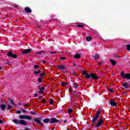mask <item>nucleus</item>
Masks as SVG:
<instances>
[{
	"label": "nucleus",
	"mask_w": 130,
	"mask_h": 130,
	"mask_svg": "<svg viewBox=\"0 0 130 130\" xmlns=\"http://www.w3.org/2000/svg\"><path fill=\"white\" fill-rule=\"evenodd\" d=\"M100 113H101V109H99L97 111L96 113L94 114V116L92 119V124L95 123V122L97 121L98 118H99V116H100Z\"/></svg>",
	"instance_id": "1"
},
{
	"label": "nucleus",
	"mask_w": 130,
	"mask_h": 130,
	"mask_svg": "<svg viewBox=\"0 0 130 130\" xmlns=\"http://www.w3.org/2000/svg\"><path fill=\"white\" fill-rule=\"evenodd\" d=\"M13 122L16 123V124H21V125H27V123L24 120H19L14 119L13 120Z\"/></svg>",
	"instance_id": "2"
},
{
	"label": "nucleus",
	"mask_w": 130,
	"mask_h": 130,
	"mask_svg": "<svg viewBox=\"0 0 130 130\" xmlns=\"http://www.w3.org/2000/svg\"><path fill=\"white\" fill-rule=\"evenodd\" d=\"M19 119H27V120H30L32 119V117L27 115H21L19 116Z\"/></svg>",
	"instance_id": "3"
},
{
	"label": "nucleus",
	"mask_w": 130,
	"mask_h": 130,
	"mask_svg": "<svg viewBox=\"0 0 130 130\" xmlns=\"http://www.w3.org/2000/svg\"><path fill=\"white\" fill-rule=\"evenodd\" d=\"M120 76L122 77V79H127L128 80H130V74L127 73L125 74L123 72H121L120 73Z\"/></svg>",
	"instance_id": "4"
},
{
	"label": "nucleus",
	"mask_w": 130,
	"mask_h": 130,
	"mask_svg": "<svg viewBox=\"0 0 130 130\" xmlns=\"http://www.w3.org/2000/svg\"><path fill=\"white\" fill-rule=\"evenodd\" d=\"M103 123H104V120L102 118H100L99 120L98 121L94 127H99V126H101Z\"/></svg>",
	"instance_id": "5"
},
{
	"label": "nucleus",
	"mask_w": 130,
	"mask_h": 130,
	"mask_svg": "<svg viewBox=\"0 0 130 130\" xmlns=\"http://www.w3.org/2000/svg\"><path fill=\"white\" fill-rule=\"evenodd\" d=\"M82 75H84L85 76V79L88 80L91 78V74H88L86 71H82Z\"/></svg>",
	"instance_id": "6"
},
{
	"label": "nucleus",
	"mask_w": 130,
	"mask_h": 130,
	"mask_svg": "<svg viewBox=\"0 0 130 130\" xmlns=\"http://www.w3.org/2000/svg\"><path fill=\"white\" fill-rule=\"evenodd\" d=\"M110 104L113 107H115L116 105H117V104L116 103V101H114V99L110 100Z\"/></svg>",
	"instance_id": "7"
},
{
	"label": "nucleus",
	"mask_w": 130,
	"mask_h": 130,
	"mask_svg": "<svg viewBox=\"0 0 130 130\" xmlns=\"http://www.w3.org/2000/svg\"><path fill=\"white\" fill-rule=\"evenodd\" d=\"M58 121H59V120L55 118H51L50 119V123H56V122H58Z\"/></svg>",
	"instance_id": "8"
},
{
	"label": "nucleus",
	"mask_w": 130,
	"mask_h": 130,
	"mask_svg": "<svg viewBox=\"0 0 130 130\" xmlns=\"http://www.w3.org/2000/svg\"><path fill=\"white\" fill-rule=\"evenodd\" d=\"M56 68L58 69L59 70H60V71H66L67 70V68H66V66L63 65H59L56 66Z\"/></svg>",
	"instance_id": "9"
},
{
	"label": "nucleus",
	"mask_w": 130,
	"mask_h": 130,
	"mask_svg": "<svg viewBox=\"0 0 130 130\" xmlns=\"http://www.w3.org/2000/svg\"><path fill=\"white\" fill-rule=\"evenodd\" d=\"M90 78L92 79V80H98L99 79V77L93 73L90 74Z\"/></svg>",
	"instance_id": "10"
},
{
	"label": "nucleus",
	"mask_w": 130,
	"mask_h": 130,
	"mask_svg": "<svg viewBox=\"0 0 130 130\" xmlns=\"http://www.w3.org/2000/svg\"><path fill=\"white\" fill-rule=\"evenodd\" d=\"M32 51L31 49H27L26 50H25L24 51L22 52V54H28V53H30Z\"/></svg>",
	"instance_id": "11"
},
{
	"label": "nucleus",
	"mask_w": 130,
	"mask_h": 130,
	"mask_svg": "<svg viewBox=\"0 0 130 130\" xmlns=\"http://www.w3.org/2000/svg\"><path fill=\"white\" fill-rule=\"evenodd\" d=\"M34 120L37 123H39L41 122V120H42V118H41V117L36 118L34 119Z\"/></svg>",
	"instance_id": "12"
},
{
	"label": "nucleus",
	"mask_w": 130,
	"mask_h": 130,
	"mask_svg": "<svg viewBox=\"0 0 130 130\" xmlns=\"http://www.w3.org/2000/svg\"><path fill=\"white\" fill-rule=\"evenodd\" d=\"M6 107H7V105H4V104H2L0 105V108L2 111H5L6 110Z\"/></svg>",
	"instance_id": "13"
},
{
	"label": "nucleus",
	"mask_w": 130,
	"mask_h": 130,
	"mask_svg": "<svg viewBox=\"0 0 130 130\" xmlns=\"http://www.w3.org/2000/svg\"><path fill=\"white\" fill-rule=\"evenodd\" d=\"M24 11L26 13H32V10H31V9H30V8L29 7H25L24 9Z\"/></svg>",
	"instance_id": "14"
},
{
	"label": "nucleus",
	"mask_w": 130,
	"mask_h": 130,
	"mask_svg": "<svg viewBox=\"0 0 130 130\" xmlns=\"http://www.w3.org/2000/svg\"><path fill=\"white\" fill-rule=\"evenodd\" d=\"M122 86L124 87L123 89H128V87H129L128 86V84H127L126 82H124V84H122Z\"/></svg>",
	"instance_id": "15"
},
{
	"label": "nucleus",
	"mask_w": 130,
	"mask_h": 130,
	"mask_svg": "<svg viewBox=\"0 0 130 130\" xmlns=\"http://www.w3.org/2000/svg\"><path fill=\"white\" fill-rule=\"evenodd\" d=\"M110 61L111 63L112 64V66H114L116 64V61L115 60H114L113 59H110Z\"/></svg>",
	"instance_id": "16"
},
{
	"label": "nucleus",
	"mask_w": 130,
	"mask_h": 130,
	"mask_svg": "<svg viewBox=\"0 0 130 130\" xmlns=\"http://www.w3.org/2000/svg\"><path fill=\"white\" fill-rule=\"evenodd\" d=\"M44 89H45V88L44 87H40V91H39V93L40 94H43V93H44V91H43V90H44Z\"/></svg>",
	"instance_id": "17"
},
{
	"label": "nucleus",
	"mask_w": 130,
	"mask_h": 130,
	"mask_svg": "<svg viewBox=\"0 0 130 130\" xmlns=\"http://www.w3.org/2000/svg\"><path fill=\"white\" fill-rule=\"evenodd\" d=\"M93 58H94L95 60H98L99 59V54H96L95 56H92Z\"/></svg>",
	"instance_id": "18"
},
{
	"label": "nucleus",
	"mask_w": 130,
	"mask_h": 130,
	"mask_svg": "<svg viewBox=\"0 0 130 130\" xmlns=\"http://www.w3.org/2000/svg\"><path fill=\"white\" fill-rule=\"evenodd\" d=\"M81 55L80 54H76L74 56V58H76V59H79V58H80Z\"/></svg>",
	"instance_id": "19"
},
{
	"label": "nucleus",
	"mask_w": 130,
	"mask_h": 130,
	"mask_svg": "<svg viewBox=\"0 0 130 130\" xmlns=\"http://www.w3.org/2000/svg\"><path fill=\"white\" fill-rule=\"evenodd\" d=\"M50 119L49 118H45L44 119V123H48V122L50 123Z\"/></svg>",
	"instance_id": "20"
},
{
	"label": "nucleus",
	"mask_w": 130,
	"mask_h": 130,
	"mask_svg": "<svg viewBox=\"0 0 130 130\" xmlns=\"http://www.w3.org/2000/svg\"><path fill=\"white\" fill-rule=\"evenodd\" d=\"M13 52L10 51L8 53L7 56L9 57H12V56H13Z\"/></svg>",
	"instance_id": "21"
},
{
	"label": "nucleus",
	"mask_w": 130,
	"mask_h": 130,
	"mask_svg": "<svg viewBox=\"0 0 130 130\" xmlns=\"http://www.w3.org/2000/svg\"><path fill=\"white\" fill-rule=\"evenodd\" d=\"M86 39L87 41H90V40H92V37L91 36L86 37Z\"/></svg>",
	"instance_id": "22"
},
{
	"label": "nucleus",
	"mask_w": 130,
	"mask_h": 130,
	"mask_svg": "<svg viewBox=\"0 0 130 130\" xmlns=\"http://www.w3.org/2000/svg\"><path fill=\"white\" fill-rule=\"evenodd\" d=\"M107 90H108V91H109V92H111V93H113L114 92L113 89L108 88V87H107Z\"/></svg>",
	"instance_id": "23"
},
{
	"label": "nucleus",
	"mask_w": 130,
	"mask_h": 130,
	"mask_svg": "<svg viewBox=\"0 0 130 130\" xmlns=\"http://www.w3.org/2000/svg\"><path fill=\"white\" fill-rule=\"evenodd\" d=\"M43 79V77H40V78H38V82L39 83H41L42 82V80Z\"/></svg>",
	"instance_id": "24"
},
{
	"label": "nucleus",
	"mask_w": 130,
	"mask_h": 130,
	"mask_svg": "<svg viewBox=\"0 0 130 130\" xmlns=\"http://www.w3.org/2000/svg\"><path fill=\"white\" fill-rule=\"evenodd\" d=\"M12 108H13V107H12L10 105H8V107H7V110H10V109H12Z\"/></svg>",
	"instance_id": "25"
},
{
	"label": "nucleus",
	"mask_w": 130,
	"mask_h": 130,
	"mask_svg": "<svg viewBox=\"0 0 130 130\" xmlns=\"http://www.w3.org/2000/svg\"><path fill=\"white\" fill-rule=\"evenodd\" d=\"M41 71H40V70H38V71H34V73L35 74V75H38V74H40V73H41Z\"/></svg>",
	"instance_id": "26"
},
{
	"label": "nucleus",
	"mask_w": 130,
	"mask_h": 130,
	"mask_svg": "<svg viewBox=\"0 0 130 130\" xmlns=\"http://www.w3.org/2000/svg\"><path fill=\"white\" fill-rule=\"evenodd\" d=\"M9 102H10V103H11V104H12L13 105H16V104H15V102H14V100L11 99L9 101Z\"/></svg>",
	"instance_id": "27"
},
{
	"label": "nucleus",
	"mask_w": 130,
	"mask_h": 130,
	"mask_svg": "<svg viewBox=\"0 0 130 130\" xmlns=\"http://www.w3.org/2000/svg\"><path fill=\"white\" fill-rule=\"evenodd\" d=\"M34 68L35 70H36V69H39V68H40V67L38 65L35 64V65H34Z\"/></svg>",
	"instance_id": "28"
},
{
	"label": "nucleus",
	"mask_w": 130,
	"mask_h": 130,
	"mask_svg": "<svg viewBox=\"0 0 130 130\" xmlns=\"http://www.w3.org/2000/svg\"><path fill=\"white\" fill-rule=\"evenodd\" d=\"M50 104L51 105L52 104H53V99H51L49 100Z\"/></svg>",
	"instance_id": "29"
},
{
	"label": "nucleus",
	"mask_w": 130,
	"mask_h": 130,
	"mask_svg": "<svg viewBox=\"0 0 130 130\" xmlns=\"http://www.w3.org/2000/svg\"><path fill=\"white\" fill-rule=\"evenodd\" d=\"M74 88H75V89H77V88H79V86H78V83H75Z\"/></svg>",
	"instance_id": "30"
},
{
	"label": "nucleus",
	"mask_w": 130,
	"mask_h": 130,
	"mask_svg": "<svg viewBox=\"0 0 130 130\" xmlns=\"http://www.w3.org/2000/svg\"><path fill=\"white\" fill-rule=\"evenodd\" d=\"M68 113H72L73 112V109H69L68 110Z\"/></svg>",
	"instance_id": "31"
},
{
	"label": "nucleus",
	"mask_w": 130,
	"mask_h": 130,
	"mask_svg": "<svg viewBox=\"0 0 130 130\" xmlns=\"http://www.w3.org/2000/svg\"><path fill=\"white\" fill-rule=\"evenodd\" d=\"M77 26L79 27V28H84V25H82V24H78L77 25Z\"/></svg>",
	"instance_id": "32"
},
{
	"label": "nucleus",
	"mask_w": 130,
	"mask_h": 130,
	"mask_svg": "<svg viewBox=\"0 0 130 130\" xmlns=\"http://www.w3.org/2000/svg\"><path fill=\"white\" fill-rule=\"evenodd\" d=\"M45 52H47V53H49V52H46L45 50L41 51V54H42V53H45Z\"/></svg>",
	"instance_id": "33"
},
{
	"label": "nucleus",
	"mask_w": 130,
	"mask_h": 130,
	"mask_svg": "<svg viewBox=\"0 0 130 130\" xmlns=\"http://www.w3.org/2000/svg\"><path fill=\"white\" fill-rule=\"evenodd\" d=\"M126 47H127V50L128 51H129V50H130V45H127Z\"/></svg>",
	"instance_id": "34"
},
{
	"label": "nucleus",
	"mask_w": 130,
	"mask_h": 130,
	"mask_svg": "<svg viewBox=\"0 0 130 130\" xmlns=\"http://www.w3.org/2000/svg\"><path fill=\"white\" fill-rule=\"evenodd\" d=\"M12 57H13V58H17V57H18V56H17V55L16 54H13Z\"/></svg>",
	"instance_id": "35"
},
{
	"label": "nucleus",
	"mask_w": 130,
	"mask_h": 130,
	"mask_svg": "<svg viewBox=\"0 0 130 130\" xmlns=\"http://www.w3.org/2000/svg\"><path fill=\"white\" fill-rule=\"evenodd\" d=\"M41 103H46V100H45V99L42 100L41 101Z\"/></svg>",
	"instance_id": "36"
},
{
	"label": "nucleus",
	"mask_w": 130,
	"mask_h": 130,
	"mask_svg": "<svg viewBox=\"0 0 130 130\" xmlns=\"http://www.w3.org/2000/svg\"><path fill=\"white\" fill-rule=\"evenodd\" d=\"M76 93H77L76 91H74L73 92V94H74V96H75L76 98H77V97H78V94H77Z\"/></svg>",
	"instance_id": "37"
},
{
	"label": "nucleus",
	"mask_w": 130,
	"mask_h": 130,
	"mask_svg": "<svg viewBox=\"0 0 130 130\" xmlns=\"http://www.w3.org/2000/svg\"><path fill=\"white\" fill-rule=\"evenodd\" d=\"M36 113H37V112H30V114H32V115H35V114H36Z\"/></svg>",
	"instance_id": "38"
},
{
	"label": "nucleus",
	"mask_w": 130,
	"mask_h": 130,
	"mask_svg": "<svg viewBox=\"0 0 130 130\" xmlns=\"http://www.w3.org/2000/svg\"><path fill=\"white\" fill-rule=\"evenodd\" d=\"M45 76V73H41L40 74L41 78H42V77H44Z\"/></svg>",
	"instance_id": "39"
},
{
	"label": "nucleus",
	"mask_w": 130,
	"mask_h": 130,
	"mask_svg": "<svg viewBox=\"0 0 130 130\" xmlns=\"http://www.w3.org/2000/svg\"><path fill=\"white\" fill-rule=\"evenodd\" d=\"M61 85L62 87H64V86H66V83H64V82H62V83H61Z\"/></svg>",
	"instance_id": "40"
},
{
	"label": "nucleus",
	"mask_w": 130,
	"mask_h": 130,
	"mask_svg": "<svg viewBox=\"0 0 130 130\" xmlns=\"http://www.w3.org/2000/svg\"><path fill=\"white\" fill-rule=\"evenodd\" d=\"M57 53V52L56 51H51V52H50L51 54H55Z\"/></svg>",
	"instance_id": "41"
},
{
	"label": "nucleus",
	"mask_w": 130,
	"mask_h": 130,
	"mask_svg": "<svg viewBox=\"0 0 130 130\" xmlns=\"http://www.w3.org/2000/svg\"><path fill=\"white\" fill-rule=\"evenodd\" d=\"M73 75L74 77H78V76L77 75V73H76V72H73Z\"/></svg>",
	"instance_id": "42"
},
{
	"label": "nucleus",
	"mask_w": 130,
	"mask_h": 130,
	"mask_svg": "<svg viewBox=\"0 0 130 130\" xmlns=\"http://www.w3.org/2000/svg\"><path fill=\"white\" fill-rule=\"evenodd\" d=\"M16 113L17 114H21V111H20V110L16 111Z\"/></svg>",
	"instance_id": "43"
},
{
	"label": "nucleus",
	"mask_w": 130,
	"mask_h": 130,
	"mask_svg": "<svg viewBox=\"0 0 130 130\" xmlns=\"http://www.w3.org/2000/svg\"><path fill=\"white\" fill-rule=\"evenodd\" d=\"M60 59H62L63 60H64L66 59V58L65 57H60Z\"/></svg>",
	"instance_id": "44"
},
{
	"label": "nucleus",
	"mask_w": 130,
	"mask_h": 130,
	"mask_svg": "<svg viewBox=\"0 0 130 130\" xmlns=\"http://www.w3.org/2000/svg\"><path fill=\"white\" fill-rule=\"evenodd\" d=\"M21 110L23 113H25V112H27V111L24 110L23 109H21Z\"/></svg>",
	"instance_id": "45"
},
{
	"label": "nucleus",
	"mask_w": 130,
	"mask_h": 130,
	"mask_svg": "<svg viewBox=\"0 0 130 130\" xmlns=\"http://www.w3.org/2000/svg\"><path fill=\"white\" fill-rule=\"evenodd\" d=\"M5 64H6L7 66H8V64H10V61H7L6 63Z\"/></svg>",
	"instance_id": "46"
},
{
	"label": "nucleus",
	"mask_w": 130,
	"mask_h": 130,
	"mask_svg": "<svg viewBox=\"0 0 130 130\" xmlns=\"http://www.w3.org/2000/svg\"><path fill=\"white\" fill-rule=\"evenodd\" d=\"M4 123V122L3 121V120L0 119V124H3Z\"/></svg>",
	"instance_id": "47"
},
{
	"label": "nucleus",
	"mask_w": 130,
	"mask_h": 130,
	"mask_svg": "<svg viewBox=\"0 0 130 130\" xmlns=\"http://www.w3.org/2000/svg\"><path fill=\"white\" fill-rule=\"evenodd\" d=\"M39 124H40L41 126H43V123H42L41 122L39 123Z\"/></svg>",
	"instance_id": "48"
},
{
	"label": "nucleus",
	"mask_w": 130,
	"mask_h": 130,
	"mask_svg": "<svg viewBox=\"0 0 130 130\" xmlns=\"http://www.w3.org/2000/svg\"><path fill=\"white\" fill-rule=\"evenodd\" d=\"M14 8H18V5H17V4H14Z\"/></svg>",
	"instance_id": "49"
},
{
	"label": "nucleus",
	"mask_w": 130,
	"mask_h": 130,
	"mask_svg": "<svg viewBox=\"0 0 130 130\" xmlns=\"http://www.w3.org/2000/svg\"><path fill=\"white\" fill-rule=\"evenodd\" d=\"M36 54H41V52L40 51V52H36Z\"/></svg>",
	"instance_id": "50"
},
{
	"label": "nucleus",
	"mask_w": 130,
	"mask_h": 130,
	"mask_svg": "<svg viewBox=\"0 0 130 130\" xmlns=\"http://www.w3.org/2000/svg\"><path fill=\"white\" fill-rule=\"evenodd\" d=\"M24 106H25V107H29V105H28V104H25V105H24Z\"/></svg>",
	"instance_id": "51"
},
{
	"label": "nucleus",
	"mask_w": 130,
	"mask_h": 130,
	"mask_svg": "<svg viewBox=\"0 0 130 130\" xmlns=\"http://www.w3.org/2000/svg\"><path fill=\"white\" fill-rule=\"evenodd\" d=\"M35 97H38V94L37 93L35 94Z\"/></svg>",
	"instance_id": "52"
},
{
	"label": "nucleus",
	"mask_w": 130,
	"mask_h": 130,
	"mask_svg": "<svg viewBox=\"0 0 130 130\" xmlns=\"http://www.w3.org/2000/svg\"><path fill=\"white\" fill-rule=\"evenodd\" d=\"M73 99H74V98L72 95H71V100H73Z\"/></svg>",
	"instance_id": "53"
},
{
	"label": "nucleus",
	"mask_w": 130,
	"mask_h": 130,
	"mask_svg": "<svg viewBox=\"0 0 130 130\" xmlns=\"http://www.w3.org/2000/svg\"><path fill=\"white\" fill-rule=\"evenodd\" d=\"M8 100H9V101H10L11 99V98L10 97H8Z\"/></svg>",
	"instance_id": "54"
},
{
	"label": "nucleus",
	"mask_w": 130,
	"mask_h": 130,
	"mask_svg": "<svg viewBox=\"0 0 130 130\" xmlns=\"http://www.w3.org/2000/svg\"><path fill=\"white\" fill-rule=\"evenodd\" d=\"M45 62H47V61L46 60H44L43 61V63H45Z\"/></svg>",
	"instance_id": "55"
},
{
	"label": "nucleus",
	"mask_w": 130,
	"mask_h": 130,
	"mask_svg": "<svg viewBox=\"0 0 130 130\" xmlns=\"http://www.w3.org/2000/svg\"><path fill=\"white\" fill-rule=\"evenodd\" d=\"M67 122H68V121H67V120L64 121V123H67Z\"/></svg>",
	"instance_id": "56"
},
{
	"label": "nucleus",
	"mask_w": 130,
	"mask_h": 130,
	"mask_svg": "<svg viewBox=\"0 0 130 130\" xmlns=\"http://www.w3.org/2000/svg\"><path fill=\"white\" fill-rule=\"evenodd\" d=\"M117 57L118 58H120V57H121V56H117Z\"/></svg>",
	"instance_id": "57"
},
{
	"label": "nucleus",
	"mask_w": 130,
	"mask_h": 130,
	"mask_svg": "<svg viewBox=\"0 0 130 130\" xmlns=\"http://www.w3.org/2000/svg\"><path fill=\"white\" fill-rule=\"evenodd\" d=\"M65 85H69V83L68 82L65 83Z\"/></svg>",
	"instance_id": "58"
},
{
	"label": "nucleus",
	"mask_w": 130,
	"mask_h": 130,
	"mask_svg": "<svg viewBox=\"0 0 130 130\" xmlns=\"http://www.w3.org/2000/svg\"><path fill=\"white\" fill-rule=\"evenodd\" d=\"M38 99L40 100L41 99V96H39Z\"/></svg>",
	"instance_id": "59"
},
{
	"label": "nucleus",
	"mask_w": 130,
	"mask_h": 130,
	"mask_svg": "<svg viewBox=\"0 0 130 130\" xmlns=\"http://www.w3.org/2000/svg\"><path fill=\"white\" fill-rule=\"evenodd\" d=\"M127 93L126 92H124V95H126Z\"/></svg>",
	"instance_id": "60"
},
{
	"label": "nucleus",
	"mask_w": 130,
	"mask_h": 130,
	"mask_svg": "<svg viewBox=\"0 0 130 130\" xmlns=\"http://www.w3.org/2000/svg\"><path fill=\"white\" fill-rule=\"evenodd\" d=\"M39 88H40V86H38V89H39Z\"/></svg>",
	"instance_id": "61"
},
{
	"label": "nucleus",
	"mask_w": 130,
	"mask_h": 130,
	"mask_svg": "<svg viewBox=\"0 0 130 130\" xmlns=\"http://www.w3.org/2000/svg\"><path fill=\"white\" fill-rule=\"evenodd\" d=\"M18 105H21V103H19Z\"/></svg>",
	"instance_id": "62"
},
{
	"label": "nucleus",
	"mask_w": 130,
	"mask_h": 130,
	"mask_svg": "<svg viewBox=\"0 0 130 130\" xmlns=\"http://www.w3.org/2000/svg\"><path fill=\"white\" fill-rule=\"evenodd\" d=\"M73 66H76V63H74Z\"/></svg>",
	"instance_id": "63"
},
{
	"label": "nucleus",
	"mask_w": 130,
	"mask_h": 130,
	"mask_svg": "<svg viewBox=\"0 0 130 130\" xmlns=\"http://www.w3.org/2000/svg\"><path fill=\"white\" fill-rule=\"evenodd\" d=\"M69 93H71V89H69Z\"/></svg>",
	"instance_id": "64"
}]
</instances>
